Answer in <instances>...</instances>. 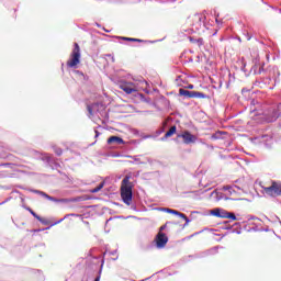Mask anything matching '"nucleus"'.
Segmentation results:
<instances>
[{"mask_svg":"<svg viewBox=\"0 0 281 281\" xmlns=\"http://www.w3.org/2000/svg\"><path fill=\"white\" fill-rule=\"evenodd\" d=\"M148 82L146 80H134L133 81H123L120 85V89L127 93V95H131V93H137V91L144 89V87H147Z\"/></svg>","mask_w":281,"mask_h":281,"instance_id":"f257e3e1","label":"nucleus"},{"mask_svg":"<svg viewBox=\"0 0 281 281\" xmlns=\"http://www.w3.org/2000/svg\"><path fill=\"white\" fill-rule=\"evenodd\" d=\"M80 65V46L75 43V47L70 54V58L67 61V67L74 68Z\"/></svg>","mask_w":281,"mask_h":281,"instance_id":"f03ea898","label":"nucleus"},{"mask_svg":"<svg viewBox=\"0 0 281 281\" xmlns=\"http://www.w3.org/2000/svg\"><path fill=\"white\" fill-rule=\"evenodd\" d=\"M121 198L125 205H131L133 203V188L131 186H122Z\"/></svg>","mask_w":281,"mask_h":281,"instance_id":"7ed1b4c3","label":"nucleus"},{"mask_svg":"<svg viewBox=\"0 0 281 281\" xmlns=\"http://www.w3.org/2000/svg\"><path fill=\"white\" fill-rule=\"evenodd\" d=\"M266 194H269L270 196H278L281 194V184L278 182H273L271 187H267Z\"/></svg>","mask_w":281,"mask_h":281,"instance_id":"20e7f679","label":"nucleus"},{"mask_svg":"<svg viewBox=\"0 0 281 281\" xmlns=\"http://www.w3.org/2000/svg\"><path fill=\"white\" fill-rule=\"evenodd\" d=\"M160 212H167L168 214H175L176 216H179L180 218H183V221H186V225H188L190 223V218H188V216H186V214L177 211V210H172V209H166V207H161L159 209Z\"/></svg>","mask_w":281,"mask_h":281,"instance_id":"39448f33","label":"nucleus"},{"mask_svg":"<svg viewBox=\"0 0 281 281\" xmlns=\"http://www.w3.org/2000/svg\"><path fill=\"white\" fill-rule=\"evenodd\" d=\"M167 244H168V236H166V234L164 233H159L156 237V245L158 249H164V247H166Z\"/></svg>","mask_w":281,"mask_h":281,"instance_id":"423d86ee","label":"nucleus"},{"mask_svg":"<svg viewBox=\"0 0 281 281\" xmlns=\"http://www.w3.org/2000/svg\"><path fill=\"white\" fill-rule=\"evenodd\" d=\"M184 142V144H194L196 142V136L192 135L190 132L186 131L182 134L178 135Z\"/></svg>","mask_w":281,"mask_h":281,"instance_id":"0eeeda50","label":"nucleus"},{"mask_svg":"<svg viewBox=\"0 0 281 281\" xmlns=\"http://www.w3.org/2000/svg\"><path fill=\"white\" fill-rule=\"evenodd\" d=\"M280 115H281V103L277 106V111L273 112V115L267 119V122H276L278 117H280Z\"/></svg>","mask_w":281,"mask_h":281,"instance_id":"6e6552de","label":"nucleus"},{"mask_svg":"<svg viewBox=\"0 0 281 281\" xmlns=\"http://www.w3.org/2000/svg\"><path fill=\"white\" fill-rule=\"evenodd\" d=\"M223 190H225L226 192H228L232 195V194H236V192H238L240 190V187H238V186H225L223 188Z\"/></svg>","mask_w":281,"mask_h":281,"instance_id":"1a4fd4ad","label":"nucleus"},{"mask_svg":"<svg viewBox=\"0 0 281 281\" xmlns=\"http://www.w3.org/2000/svg\"><path fill=\"white\" fill-rule=\"evenodd\" d=\"M108 144H124V139H122V137L120 136H111L110 138H108Z\"/></svg>","mask_w":281,"mask_h":281,"instance_id":"9d476101","label":"nucleus"},{"mask_svg":"<svg viewBox=\"0 0 281 281\" xmlns=\"http://www.w3.org/2000/svg\"><path fill=\"white\" fill-rule=\"evenodd\" d=\"M180 95H184L186 98H193L194 91H189L186 89H180L179 90Z\"/></svg>","mask_w":281,"mask_h":281,"instance_id":"9b49d317","label":"nucleus"},{"mask_svg":"<svg viewBox=\"0 0 281 281\" xmlns=\"http://www.w3.org/2000/svg\"><path fill=\"white\" fill-rule=\"evenodd\" d=\"M177 133V126H171L170 130L165 134V137L161 139H168V137H172Z\"/></svg>","mask_w":281,"mask_h":281,"instance_id":"f8f14e48","label":"nucleus"},{"mask_svg":"<svg viewBox=\"0 0 281 281\" xmlns=\"http://www.w3.org/2000/svg\"><path fill=\"white\" fill-rule=\"evenodd\" d=\"M99 104L94 103L92 105H88V112L90 115H93V113H95V111L98 110Z\"/></svg>","mask_w":281,"mask_h":281,"instance_id":"ddd939ff","label":"nucleus"},{"mask_svg":"<svg viewBox=\"0 0 281 281\" xmlns=\"http://www.w3.org/2000/svg\"><path fill=\"white\" fill-rule=\"evenodd\" d=\"M102 188H104V182H101L97 188L90 190L91 194H95L98 192H100V190H102Z\"/></svg>","mask_w":281,"mask_h":281,"instance_id":"4468645a","label":"nucleus"},{"mask_svg":"<svg viewBox=\"0 0 281 281\" xmlns=\"http://www.w3.org/2000/svg\"><path fill=\"white\" fill-rule=\"evenodd\" d=\"M26 210L30 212V214H32V216H34V218H36L40 222H43V220L41 218V216H38V214H36L32 209L26 207Z\"/></svg>","mask_w":281,"mask_h":281,"instance_id":"2eb2a0df","label":"nucleus"},{"mask_svg":"<svg viewBox=\"0 0 281 281\" xmlns=\"http://www.w3.org/2000/svg\"><path fill=\"white\" fill-rule=\"evenodd\" d=\"M193 98H206V95L203 93V92H196V91H193Z\"/></svg>","mask_w":281,"mask_h":281,"instance_id":"dca6fc26","label":"nucleus"},{"mask_svg":"<svg viewBox=\"0 0 281 281\" xmlns=\"http://www.w3.org/2000/svg\"><path fill=\"white\" fill-rule=\"evenodd\" d=\"M211 214L213 216H217L218 218H221V209H215L211 212Z\"/></svg>","mask_w":281,"mask_h":281,"instance_id":"f3484780","label":"nucleus"},{"mask_svg":"<svg viewBox=\"0 0 281 281\" xmlns=\"http://www.w3.org/2000/svg\"><path fill=\"white\" fill-rule=\"evenodd\" d=\"M228 213H229V212H227V211L221 209V211H220V218H227V214H228Z\"/></svg>","mask_w":281,"mask_h":281,"instance_id":"a211bd4d","label":"nucleus"},{"mask_svg":"<svg viewBox=\"0 0 281 281\" xmlns=\"http://www.w3.org/2000/svg\"><path fill=\"white\" fill-rule=\"evenodd\" d=\"M226 218H231L232 221H236V215L234 213H227Z\"/></svg>","mask_w":281,"mask_h":281,"instance_id":"6ab92c4d","label":"nucleus"},{"mask_svg":"<svg viewBox=\"0 0 281 281\" xmlns=\"http://www.w3.org/2000/svg\"><path fill=\"white\" fill-rule=\"evenodd\" d=\"M130 179H131V178L125 177V178L122 180V186H128Z\"/></svg>","mask_w":281,"mask_h":281,"instance_id":"aec40b11","label":"nucleus"},{"mask_svg":"<svg viewBox=\"0 0 281 281\" xmlns=\"http://www.w3.org/2000/svg\"><path fill=\"white\" fill-rule=\"evenodd\" d=\"M35 192H37V194H42V196H45L46 199H49V201H52V196L47 195L46 193L41 191H35Z\"/></svg>","mask_w":281,"mask_h":281,"instance_id":"412c9836","label":"nucleus"},{"mask_svg":"<svg viewBox=\"0 0 281 281\" xmlns=\"http://www.w3.org/2000/svg\"><path fill=\"white\" fill-rule=\"evenodd\" d=\"M124 41H132V42H139L137 38H132V37H123Z\"/></svg>","mask_w":281,"mask_h":281,"instance_id":"4be33fe9","label":"nucleus"},{"mask_svg":"<svg viewBox=\"0 0 281 281\" xmlns=\"http://www.w3.org/2000/svg\"><path fill=\"white\" fill-rule=\"evenodd\" d=\"M134 164H143V162L139 161V158L135 157V158H134Z\"/></svg>","mask_w":281,"mask_h":281,"instance_id":"5701e85b","label":"nucleus"},{"mask_svg":"<svg viewBox=\"0 0 281 281\" xmlns=\"http://www.w3.org/2000/svg\"><path fill=\"white\" fill-rule=\"evenodd\" d=\"M56 155H63V149H57Z\"/></svg>","mask_w":281,"mask_h":281,"instance_id":"b1692460","label":"nucleus"},{"mask_svg":"<svg viewBox=\"0 0 281 281\" xmlns=\"http://www.w3.org/2000/svg\"><path fill=\"white\" fill-rule=\"evenodd\" d=\"M95 137H100V132L95 131Z\"/></svg>","mask_w":281,"mask_h":281,"instance_id":"393cba45","label":"nucleus"},{"mask_svg":"<svg viewBox=\"0 0 281 281\" xmlns=\"http://www.w3.org/2000/svg\"><path fill=\"white\" fill-rule=\"evenodd\" d=\"M64 218L59 220L55 225H58V223H63Z\"/></svg>","mask_w":281,"mask_h":281,"instance_id":"a878e982","label":"nucleus"},{"mask_svg":"<svg viewBox=\"0 0 281 281\" xmlns=\"http://www.w3.org/2000/svg\"><path fill=\"white\" fill-rule=\"evenodd\" d=\"M94 281H100V277H97V278L94 279Z\"/></svg>","mask_w":281,"mask_h":281,"instance_id":"bb28decb","label":"nucleus"},{"mask_svg":"<svg viewBox=\"0 0 281 281\" xmlns=\"http://www.w3.org/2000/svg\"><path fill=\"white\" fill-rule=\"evenodd\" d=\"M194 88V86H189V89H193Z\"/></svg>","mask_w":281,"mask_h":281,"instance_id":"cd10ccee","label":"nucleus"},{"mask_svg":"<svg viewBox=\"0 0 281 281\" xmlns=\"http://www.w3.org/2000/svg\"><path fill=\"white\" fill-rule=\"evenodd\" d=\"M160 229H164V226Z\"/></svg>","mask_w":281,"mask_h":281,"instance_id":"c85d7f7f","label":"nucleus"}]
</instances>
